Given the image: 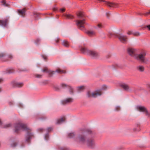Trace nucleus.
<instances>
[{
	"instance_id": "obj_6",
	"label": "nucleus",
	"mask_w": 150,
	"mask_h": 150,
	"mask_svg": "<svg viewBox=\"0 0 150 150\" xmlns=\"http://www.w3.org/2000/svg\"><path fill=\"white\" fill-rule=\"evenodd\" d=\"M86 134V133H83L80 134L78 137L76 138V141L79 142L81 143H86V141L85 137L84 136Z\"/></svg>"
},
{
	"instance_id": "obj_8",
	"label": "nucleus",
	"mask_w": 150,
	"mask_h": 150,
	"mask_svg": "<svg viewBox=\"0 0 150 150\" xmlns=\"http://www.w3.org/2000/svg\"><path fill=\"white\" fill-rule=\"evenodd\" d=\"M86 144L90 148H93L96 146V143L92 139H90L87 140L86 142Z\"/></svg>"
},
{
	"instance_id": "obj_1",
	"label": "nucleus",
	"mask_w": 150,
	"mask_h": 150,
	"mask_svg": "<svg viewBox=\"0 0 150 150\" xmlns=\"http://www.w3.org/2000/svg\"><path fill=\"white\" fill-rule=\"evenodd\" d=\"M127 51L128 54L134 59L139 61L142 63L145 64H148L150 63V59L148 58H145L146 55V52L143 50L139 54H135L139 52L138 49L129 47L127 49Z\"/></svg>"
},
{
	"instance_id": "obj_15",
	"label": "nucleus",
	"mask_w": 150,
	"mask_h": 150,
	"mask_svg": "<svg viewBox=\"0 0 150 150\" xmlns=\"http://www.w3.org/2000/svg\"><path fill=\"white\" fill-rule=\"evenodd\" d=\"M106 4L109 7H116V4L115 3H112V2H106Z\"/></svg>"
},
{
	"instance_id": "obj_49",
	"label": "nucleus",
	"mask_w": 150,
	"mask_h": 150,
	"mask_svg": "<svg viewBox=\"0 0 150 150\" xmlns=\"http://www.w3.org/2000/svg\"><path fill=\"white\" fill-rule=\"evenodd\" d=\"M3 81V80L2 78H0V83L1 82Z\"/></svg>"
},
{
	"instance_id": "obj_36",
	"label": "nucleus",
	"mask_w": 150,
	"mask_h": 150,
	"mask_svg": "<svg viewBox=\"0 0 150 150\" xmlns=\"http://www.w3.org/2000/svg\"><path fill=\"white\" fill-rule=\"evenodd\" d=\"M35 76L38 78H40L42 77V75L39 74H36L35 75Z\"/></svg>"
},
{
	"instance_id": "obj_45",
	"label": "nucleus",
	"mask_w": 150,
	"mask_h": 150,
	"mask_svg": "<svg viewBox=\"0 0 150 150\" xmlns=\"http://www.w3.org/2000/svg\"><path fill=\"white\" fill-rule=\"evenodd\" d=\"M107 88V86L105 85H103V86L102 89H105Z\"/></svg>"
},
{
	"instance_id": "obj_55",
	"label": "nucleus",
	"mask_w": 150,
	"mask_h": 150,
	"mask_svg": "<svg viewBox=\"0 0 150 150\" xmlns=\"http://www.w3.org/2000/svg\"><path fill=\"white\" fill-rule=\"evenodd\" d=\"M61 150H65V149L62 148L61 149Z\"/></svg>"
},
{
	"instance_id": "obj_13",
	"label": "nucleus",
	"mask_w": 150,
	"mask_h": 150,
	"mask_svg": "<svg viewBox=\"0 0 150 150\" xmlns=\"http://www.w3.org/2000/svg\"><path fill=\"white\" fill-rule=\"evenodd\" d=\"M121 87L126 91L131 90L129 86L127 84L125 83H122L121 85Z\"/></svg>"
},
{
	"instance_id": "obj_26",
	"label": "nucleus",
	"mask_w": 150,
	"mask_h": 150,
	"mask_svg": "<svg viewBox=\"0 0 150 150\" xmlns=\"http://www.w3.org/2000/svg\"><path fill=\"white\" fill-rule=\"evenodd\" d=\"M14 70L13 69H9L7 70V73L8 74H11L13 73Z\"/></svg>"
},
{
	"instance_id": "obj_18",
	"label": "nucleus",
	"mask_w": 150,
	"mask_h": 150,
	"mask_svg": "<svg viewBox=\"0 0 150 150\" xmlns=\"http://www.w3.org/2000/svg\"><path fill=\"white\" fill-rule=\"evenodd\" d=\"M18 11L19 14L23 16L25 14V10L24 9H19L18 10Z\"/></svg>"
},
{
	"instance_id": "obj_28",
	"label": "nucleus",
	"mask_w": 150,
	"mask_h": 150,
	"mask_svg": "<svg viewBox=\"0 0 150 150\" xmlns=\"http://www.w3.org/2000/svg\"><path fill=\"white\" fill-rule=\"evenodd\" d=\"M69 92L70 94H72L73 93V88L71 87H69Z\"/></svg>"
},
{
	"instance_id": "obj_27",
	"label": "nucleus",
	"mask_w": 150,
	"mask_h": 150,
	"mask_svg": "<svg viewBox=\"0 0 150 150\" xmlns=\"http://www.w3.org/2000/svg\"><path fill=\"white\" fill-rule=\"evenodd\" d=\"M133 35L135 36H138L140 35V34L138 32H133Z\"/></svg>"
},
{
	"instance_id": "obj_37",
	"label": "nucleus",
	"mask_w": 150,
	"mask_h": 150,
	"mask_svg": "<svg viewBox=\"0 0 150 150\" xmlns=\"http://www.w3.org/2000/svg\"><path fill=\"white\" fill-rule=\"evenodd\" d=\"M45 139L46 140H47L48 139V134H45Z\"/></svg>"
},
{
	"instance_id": "obj_3",
	"label": "nucleus",
	"mask_w": 150,
	"mask_h": 150,
	"mask_svg": "<svg viewBox=\"0 0 150 150\" xmlns=\"http://www.w3.org/2000/svg\"><path fill=\"white\" fill-rule=\"evenodd\" d=\"M81 51L83 53L93 58L98 59L100 57V54L95 51L89 50L84 47L82 48Z\"/></svg>"
},
{
	"instance_id": "obj_53",
	"label": "nucleus",
	"mask_w": 150,
	"mask_h": 150,
	"mask_svg": "<svg viewBox=\"0 0 150 150\" xmlns=\"http://www.w3.org/2000/svg\"><path fill=\"white\" fill-rule=\"evenodd\" d=\"M45 82V84L47 83V81H44Z\"/></svg>"
},
{
	"instance_id": "obj_33",
	"label": "nucleus",
	"mask_w": 150,
	"mask_h": 150,
	"mask_svg": "<svg viewBox=\"0 0 150 150\" xmlns=\"http://www.w3.org/2000/svg\"><path fill=\"white\" fill-rule=\"evenodd\" d=\"M54 89L56 91H58L59 89V87L57 86H54Z\"/></svg>"
},
{
	"instance_id": "obj_10",
	"label": "nucleus",
	"mask_w": 150,
	"mask_h": 150,
	"mask_svg": "<svg viewBox=\"0 0 150 150\" xmlns=\"http://www.w3.org/2000/svg\"><path fill=\"white\" fill-rule=\"evenodd\" d=\"M117 37L120 40L122 43H125L127 41V36L122 34H119Z\"/></svg>"
},
{
	"instance_id": "obj_51",
	"label": "nucleus",
	"mask_w": 150,
	"mask_h": 150,
	"mask_svg": "<svg viewBox=\"0 0 150 150\" xmlns=\"http://www.w3.org/2000/svg\"><path fill=\"white\" fill-rule=\"evenodd\" d=\"M10 58H12V56L11 55H10L9 56H8Z\"/></svg>"
},
{
	"instance_id": "obj_29",
	"label": "nucleus",
	"mask_w": 150,
	"mask_h": 150,
	"mask_svg": "<svg viewBox=\"0 0 150 150\" xmlns=\"http://www.w3.org/2000/svg\"><path fill=\"white\" fill-rule=\"evenodd\" d=\"M66 16L69 19H71L72 18V16L70 14H67Z\"/></svg>"
},
{
	"instance_id": "obj_17",
	"label": "nucleus",
	"mask_w": 150,
	"mask_h": 150,
	"mask_svg": "<svg viewBox=\"0 0 150 150\" xmlns=\"http://www.w3.org/2000/svg\"><path fill=\"white\" fill-rule=\"evenodd\" d=\"M136 69L139 71L143 72L144 70V66H137Z\"/></svg>"
},
{
	"instance_id": "obj_16",
	"label": "nucleus",
	"mask_w": 150,
	"mask_h": 150,
	"mask_svg": "<svg viewBox=\"0 0 150 150\" xmlns=\"http://www.w3.org/2000/svg\"><path fill=\"white\" fill-rule=\"evenodd\" d=\"M86 33L90 36L95 35L96 33V32L92 30L87 31L86 32Z\"/></svg>"
},
{
	"instance_id": "obj_42",
	"label": "nucleus",
	"mask_w": 150,
	"mask_h": 150,
	"mask_svg": "<svg viewBox=\"0 0 150 150\" xmlns=\"http://www.w3.org/2000/svg\"><path fill=\"white\" fill-rule=\"evenodd\" d=\"M52 129L51 127H49L47 129V130L48 132H50L51 131Z\"/></svg>"
},
{
	"instance_id": "obj_41",
	"label": "nucleus",
	"mask_w": 150,
	"mask_h": 150,
	"mask_svg": "<svg viewBox=\"0 0 150 150\" xmlns=\"http://www.w3.org/2000/svg\"><path fill=\"white\" fill-rule=\"evenodd\" d=\"M42 57L45 59H46L47 58V57L45 55H42Z\"/></svg>"
},
{
	"instance_id": "obj_25",
	"label": "nucleus",
	"mask_w": 150,
	"mask_h": 150,
	"mask_svg": "<svg viewBox=\"0 0 150 150\" xmlns=\"http://www.w3.org/2000/svg\"><path fill=\"white\" fill-rule=\"evenodd\" d=\"M78 18L80 19L82 18L83 16V14L82 12H79L77 14Z\"/></svg>"
},
{
	"instance_id": "obj_57",
	"label": "nucleus",
	"mask_w": 150,
	"mask_h": 150,
	"mask_svg": "<svg viewBox=\"0 0 150 150\" xmlns=\"http://www.w3.org/2000/svg\"><path fill=\"white\" fill-rule=\"evenodd\" d=\"M148 13H150V12Z\"/></svg>"
},
{
	"instance_id": "obj_2",
	"label": "nucleus",
	"mask_w": 150,
	"mask_h": 150,
	"mask_svg": "<svg viewBox=\"0 0 150 150\" xmlns=\"http://www.w3.org/2000/svg\"><path fill=\"white\" fill-rule=\"evenodd\" d=\"M21 129L26 131L27 135L25 136L26 141L27 142L30 141V139L33 136V134L30 132V129H29L26 125L21 123H18L14 125L15 132L17 133Z\"/></svg>"
},
{
	"instance_id": "obj_39",
	"label": "nucleus",
	"mask_w": 150,
	"mask_h": 150,
	"mask_svg": "<svg viewBox=\"0 0 150 150\" xmlns=\"http://www.w3.org/2000/svg\"><path fill=\"white\" fill-rule=\"evenodd\" d=\"M65 9L64 8H61L60 9V11L61 12H63L64 11Z\"/></svg>"
},
{
	"instance_id": "obj_47",
	"label": "nucleus",
	"mask_w": 150,
	"mask_h": 150,
	"mask_svg": "<svg viewBox=\"0 0 150 150\" xmlns=\"http://www.w3.org/2000/svg\"><path fill=\"white\" fill-rule=\"evenodd\" d=\"M149 30H150V25H147L146 26Z\"/></svg>"
},
{
	"instance_id": "obj_44",
	"label": "nucleus",
	"mask_w": 150,
	"mask_h": 150,
	"mask_svg": "<svg viewBox=\"0 0 150 150\" xmlns=\"http://www.w3.org/2000/svg\"><path fill=\"white\" fill-rule=\"evenodd\" d=\"M8 104L9 105H11L13 104V103L12 101H10L8 102Z\"/></svg>"
},
{
	"instance_id": "obj_48",
	"label": "nucleus",
	"mask_w": 150,
	"mask_h": 150,
	"mask_svg": "<svg viewBox=\"0 0 150 150\" xmlns=\"http://www.w3.org/2000/svg\"><path fill=\"white\" fill-rule=\"evenodd\" d=\"M87 132L88 133L90 134L91 132V131L90 130H87Z\"/></svg>"
},
{
	"instance_id": "obj_54",
	"label": "nucleus",
	"mask_w": 150,
	"mask_h": 150,
	"mask_svg": "<svg viewBox=\"0 0 150 150\" xmlns=\"http://www.w3.org/2000/svg\"><path fill=\"white\" fill-rule=\"evenodd\" d=\"M148 87L149 88H150V84L148 85Z\"/></svg>"
},
{
	"instance_id": "obj_50",
	"label": "nucleus",
	"mask_w": 150,
	"mask_h": 150,
	"mask_svg": "<svg viewBox=\"0 0 150 150\" xmlns=\"http://www.w3.org/2000/svg\"><path fill=\"white\" fill-rule=\"evenodd\" d=\"M26 71V69H22V70H20L21 71Z\"/></svg>"
},
{
	"instance_id": "obj_4",
	"label": "nucleus",
	"mask_w": 150,
	"mask_h": 150,
	"mask_svg": "<svg viewBox=\"0 0 150 150\" xmlns=\"http://www.w3.org/2000/svg\"><path fill=\"white\" fill-rule=\"evenodd\" d=\"M42 71L45 73H47L50 76L55 74L56 73L62 74L63 73H65L66 71L64 70H62L60 69H58L55 71H51L49 70L47 68H45L44 69L42 70Z\"/></svg>"
},
{
	"instance_id": "obj_22",
	"label": "nucleus",
	"mask_w": 150,
	"mask_h": 150,
	"mask_svg": "<svg viewBox=\"0 0 150 150\" xmlns=\"http://www.w3.org/2000/svg\"><path fill=\"white\" fill-rule=\"evenodd\" d=\"M75 136V134L74 132H71L68 134V137L69 138H72Z\"/></svg>"
},
{
	"instance_id": "obj_32",
	"label": "nucleus",
	"mask_w": 150,
	"mask_h": 150,
	"mask_svg": "<svg viewBox=\"0 0 150 150\" xmlns=\"http://www.w3.org/2000/svg\"><path fill=\"white\" fill-rule=\"evenodd\" d=\"M133 32L132 31L129 30L127 32V33L128 35H130L131 34L133 35Z\"/></svg>"
},
{
	"instance_id": "obj_20",
	"label": "nucleus",
	"mask_w": 150,
	"mask_h": 150,
	"mask_svg": "<svg viewBox=\"0 0 150 150\" xmlns=\"http://www.w3.org/2000/svg\"><path fill=\"white\" fill-rule=\"evenodd\" d=\"M85 88L84 86H79L77 87V90L79 92H80L83 91Z\"/></svg>"
},
{
	"instance_id": "obj_31",
	"label": "nucleus",
	"mask_w": 150,
	"mask_h": 150,
	"mask_svg": "<svg viewBox=\"0 0 150 150\" xmlns=\"http://www.w3.org/2000/svg\"><path fill=\"white\" fill-rule=\"evenodd\" d=\"M18 106L20 108H22L23 107V104L21 103H19L18 104Z\"/></svg>"
},
{
	"instance_id": "obj_46",
	"label": "nucleus",
	"mask_w": 150,
	"mask_h": 150,
	"mask_svg": "<svg viewBox=\"0 0 150 150\" xmlns=\"http://www.w3.org/2000/svg\"><path fill=\"white\" fill-rule=\"evenodd\" d=\"M4 54L3 53H2L1 54H0V57H3L4 55Z\"/></svg>"
},
{
	"instance_id": "obj_56",
	"label": "nucleus",
	"mask_w": 150,
	"mask_h": 150,
	"mask_svg": "<svg viewBox=\"0 0 150 150\" xmlns=\"http://www.w3.org/2000/svg\"><path fill=\"white\" fill-rule=\"evenodd\" d=\"M1 91V88H0V92Z\"/></svg>"
},
{
	"instance_id": "obj_9",
	"label": "nucleus",
	"mask_w": 150,
	"mask_h": 150,
	"mask_svg": "<svg viewBox=\"0 0 150 150\" xmlns=\"http://www.w3.org/2000/svg\"><path fill=\"white\" fill-rule=\"evenodd\" d=\"M11 85L13 87H21L23 85V83L21 82L13 81L11 83Z\"/></svg>"
},
{
	"instance_id": "obj_24",
	"label": "nucleus",
	"mask_w": 150,
	"mask_h": 150,
	"mask_svg": "<svg viewBox=\"0 0 150 150\" xmlns=\"http://www.w3.org/2000/svg\"><path fill=\"white\" fill-rule=\"evenodd\" d=\"M102 27V25L101 23H98L95 27V28L96 29L100 28Z\"/></svg>"
},
{
	"instance_id": "obj_12",
	"label": "nucleus",
	"mask_w": 150,
	"mask_h": 150,
	"mask_svg": "<svg viewBox=\"0 0 150 150\" xmlns=\"http://www.w3.org/2000/svg\"><path fill=\"white\" fill-rule=\"evenodd\" d=\"M84 20V19H83V20H77L76 21L77 25L81 30H83L84 29V24L85 23Z\"/></svg>"
},
{
	"instance_id": "obj_34",
	"label": "nucleus",
	"mask_w": 150,
	"mask_h": 150,
	"mask_svg": "<svg viewBox=\"0 0 150 150\" xmlns=\"http://www.w3.org/2000/svg\"><path fill=\"white\" fill-rule=\"evenodd\" d=\"M61 86L63 88H65L66 87H67L68 86L66 84L64 83H62L61 85Z\"/></svg>"
},
{
	"instance_id": "obj_14",
	"label": "nucleus",
	"mask_w": 150,
	"mask_h": 150,
	"mask_svg": "<svg viewBox=\"0 0 150 150\" xmlns=\"http://www.w3.org/2000/svg\"><path fill=\"white\" fill-rule=\"evenodd\" d=\"M65 120V117L61 118L60 119H58L57 120L56 124H60L62 123Z\"/></svg>"
},
{
	"instance_id": "obj_30",
	"label": "nucleus",
	"mask_w": 150,
	"mask_h": 150,
	"mask_svg": "<svg viewBox=\"0 0 150 150\" xmlns=\"http://www.w3.org/2000/svg\"><path fill=\"white\" fill-rule=\"evenodd\" d=\"M11 126V124L10 123L6 124L4 125V128H8L10 127Z\"/></svg>"
},
{
	"instance_id": "obj_52",
	"label": "nucleus",
	"mask_w": 150,
	"mask_h": 150,
	"mask_svg": "<svg viewBox=\"0 0 150 150\" xmlns=\"http://www.w3.org/2000/svg\"><path fill=\"white\" fill-rule=\"evenodd\" d=\"M2 124V122L1 121V119H0V125H1Z\"/></svg>"
},
{
	"instance_id": "obj_7",
	"label": "nucleus",
	"mask_w": 150,
	"mask_h": 150,
	"mask_svg": "<svg viewBox=\"0 0 150 150\" xmlns=\"http://www.w3.org/2000/svg\"><path fill=\"white\" fill-rule=\"evenodd\" d=\"M136 108L139 111L144 112L146 116L150 117V112H148L144 106H137Z\"/></svg>"
},
{
	"instance_id": "obj_38",
	"label": "nucleus",
	"mask_w": 150,
	"mask_h": 150,
	"mask_svg": "<svg viewBox=\"0 0 150 150\" xmlns=\"http://www.w3.org/2000/svg\"><path fill=\"white\" fill-rule=\"evenodd\" d=\"M111 57V55L110 54H108L106 56V58H110Z\"/></svg>"
},
{
	"instance_id": "obj_19",
	"label": "nucleus",
	"mask_w": 150,
	"mask_h": 150,
	"mask_svg": "<svg viewBox=\"0 0 150 150\" xmlns=\"http://www.w3.org/2000/svg\"><path fill=\"white\" fill-rule=\"evenodd\" d=\"M121 109V108L120 106L117 105L115 107L114 110L116 112H118Z\"/></svg>"
},
{
	"instance_id": "obj_21",
	"label": "nucleus",
	"mask_w": 150,
	"mask_h": 150,
	"mask_svg": "<svg viewBox=\"0 0 150 150\" xmlns=\"http://www.w3.org/2000/svg\"><path fill=\"white\" fill-rule=\"evenodd\" d=\"M6 25V21H2L0 20V25L2 26H5Z\"/></svg>"
},
{
	"instance_id": "obj_23",
	"label": "nucleus",
	"mask_w": 150,
	"mask_h": 150,
	"mask_svg": "<svg viewBox=\"0 0 150 150\" xmlns=\"http://www.w3.org/2000/svg\"><path fill=\"white\" fill-rule=\"evenodd\" d=\"M62 44L66 47H68L69 45V43L67 41H64L62 42Z\"/></svg>"
},
{
	"instance_id": "obj_35",
	"label": "nucleus",
	"mask_w": 150,
	"mask_h": 150,
	"mask_svg": "<svg viewBox=\"0 0 150 150\" xmlns=\"http://www.w3.org/2000/svg\"><path fill=\"white\" fill-rule=\"evenodd\" d=\"M16 145H17V144L15 142H14L12 144H11V146H12V147H15V146H16Z\"/></svg>"
},
{
	"instance_id": "obj_5",
	"label": "nucleus",
	"mask_w": 150,
	"mask_h": 150,
	"mask_svg": "<svg viewBox=\"0 0 150 150\" xmlns=\"http://www.w3.org/2000/svg\"><path fill=\"white\" fill-rule=\"evenodd\" d=\"M102 94V92L100 90H97L94 92L91 93L88 91L87 93V95L88 97H92L96 98L98 96H100Z\"/></svg>"
},
{
	"instance_id": "obj_11",
	"label": "nucleus",
	"mask_w": 150,
	"mask_h": 150,
	"mask_svg": "<svg viewBox=\"0 0 150 150\" xmlns=\"http://www.w3.org/2000/svg\"><path fill=\"white\" fill-rule=\"evenodd\" d=\"M74 101V99L72 98H67L64 100L61 101L62 104L65 105L67 104L70 103Z\"/></svg>"
},
{
	"instance_id": "obj_43",
	"label": "nucleus",
	"mask_w": 150,
	"mask_h": 150,
	"mask_svg": "<svg viewBox=\"0 0 150 150\" xmlns=\"http://www.w3.org/2000/svg\"><path fill=\"white\" fill-rule=\"evenodd\" d=\"M44 130L42 128L39 129H38V131L40 132H42Z\"/></svg>"
},
{
	"instance_id": "obj_40",
	"label": "nucleus",
	"mask_w": 150,
	"mask_h": 150,
	"mask_svg": "<svg viewBox=\"0 0 150 150\" xmlns=\"http://www.w3.org/2000/svg\"><path fill=\"white\" fill-rule=\"evenodd\" d=\"M1 3L2 4H3L4 5H5V6L6 5V2H5V1L3 0V1H2L1 2Z\"/></svg>"
}]
</instances>
